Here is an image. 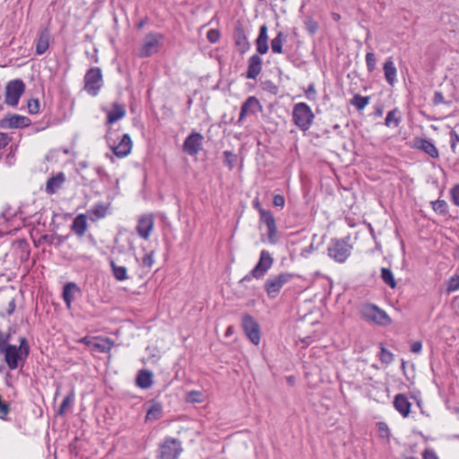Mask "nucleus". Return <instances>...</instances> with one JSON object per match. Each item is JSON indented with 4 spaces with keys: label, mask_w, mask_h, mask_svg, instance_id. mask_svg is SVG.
I'll return each instance as SVG.
<instances>
[{
    "label": "nucleus",
    "mask_w": 459,
    "mask_h": 459,
    "mask_svg": "<svg viewBox=\"0 0 459 459\" xmlns=\"http://www.w3.org/2000/svg\"><path fill=\"white\" fill-rule=\"evenodd\" d=\"M14 333L15 328L13 326H9L6 332L0 330V356H3V360L9 370L22 368L30 352L28 339L24 336L18 338L17 345L11 343Z\"/></svg>",
    "instance_id": "obj_1"
},
{
    "label": "nucleus",
    "mask_w": 459,
    "mask_h": 459,
    "mask_svg": "<svg viewBox=\"0 0 459 459\" xmlns=\"http://www.w3.org/2000/svg\"><path fill=\"white\" fill-rule=\"evenodd\" d=\"M361 317L380 326H388L392 324L387 313L373 303H364L359 308Z\"/></svg>",
    "instance_id": "obj_2"
},
{
    "label": "nucleus",
    "mask_w": 459,
    "mask_h": 459,
    "mask_svg": "<svg viewBox=\"0 0 459 459\" xmlns=\"http://www.w3.org/2000/svg\"><path fill=\"white\" fill-rule=\"evenodd\" d=\"M350 238H332L328 247L327 255L337 263H344L351 254L352 246L349 244Z\"/></svg>",
    "instance_id": "obj_3"
},
{
    "label": "nucleus",
    "mask_w": 459,
    "mask_h": 459,
    "mask_svg": "<svg viewBox=\"0 0 459 459\" xmlns=\"http://www.w3.org/2000/svg\"><path fill=\"white\" fill-rule=\"evenodd\" d=\"M273 264V258L267 250H262L260 253L259 261L256 265L250 271V273L245 275L240 281L239 284L247 287L246 283L252 281L253 278L261 279L263 278L267 271L272 267Z\"/></svg>",
    "instance_id": "obj_4"
},
{
    "label": "nucleus",
    "mask_w": 459,
    "mask_h": 459,
    "mask_svg": "<svg viewBox=\"0 0 459 459\" xmlns=\"http://www.w3.org/2000/svg\"><path fill=\"white\" fill-rule=\"evenodd\" d=\"M314 117L315 115L307 103L295 104L292 111V120L301 131L306 132L310 128Z\"/></svg>",
    "instance_id": "obj_5"
},
{
    "label": "nucleus",
    "mask_w": 459,
    "mask_h": 459,
    "mask_svg": "<svg viewBox=\"0 0 459 459\" xmlns=\"http://www.w3.org/2000/svg\"><path fill=\"white\" fill-rule=\"evenodd\" d=\"M183 448L181 442L173 437H166L159 446V459H178Z\"/></svg>",
    "instance_id": "obj_6"
},
{
    "label": "nucleus",
    "mask_w": 459,
    "mask_h": 459,
    "mask_svg": "<svg viewBox=\"0 0 459 459\" xmlns=\"http://www.w3.org/2000/svg\"><path fill=\"white\" fill-rule=\"evenodd\" d=\"M293 274L290 273H281L275 276H270L264 282V290L270 299H275L283 285L290 282Z\"/></svg>",
    "instance_id": "obj_7"
},
{
    "label": "nucleus",
    "mask_w": 459,
    "mask_h": 459,
    "mask_svg": "<svg viewBox=\"0 0 459 459\" xmlns=\"http://www.w3.org/2000/svg\"><path fill=\"white\" fill-rule=\"evenodd\" d=\"M24 91L25 83L22 80L15 79L8 82L5 86V104L11 107H16Z\"/></svg>",
    "instance_id": "obj_8"
},
{
    "label": "nucleus",
    "mask_w": 459,
    "mask_h": 459,
    "mask_svg": "<svg viewBox=\"0 0 459 459\" xmlns=\"http://www.w3.org/2000/svg\"><path fill=\"white\" fill-rule=\"evenodd\" d=\"M102 87V73L100 67L90 68L84 75V90L96 96Z\"/></svg>",
    "instance_id": "obj_9"
},
{
    "label": "nucleus",
    "mask_w": 459,
    "mask_h": 459,
    "mask_svg": "<svg viewBox=\"0 0 459 459\" xmlns=\"http://www.w3.org/2000/svg\"><path fill=\"white\" fill-rule=\"evenodd\" d=\"M163 36L158 32L148 33L139 50V56L142 58L149 57L159 51Z\"/></svg>",
    "instance_id": "obj_10"
},
{
    "label": "nucleus",
    "mask_w": 459,
    "mask_h": 459,
    "mask_svg": "<svg viewBox=\"0 0 459 459\" xmlns=\"http://www.w3.org/2000/svg\"><path fill=\"white\" fill-rule=\"evenodd\" d=\"M241 325L249 341L255 345L259 344L261 340V332L256 320L249 314H244Z\"/></svg>",
    "instance_id": "obj_11"
},
{
    "label": "nucleus",
    "mask_w": 459,
    "mask_h": 459,
    "mask_svg": "<svg viewBox=\"0 0 459 459\" xmlns=\"http://www.w3.org/2000/svg\"><path fill=\"white\" fill-rule=\"evenodd\" d=\"M204 136L197 132H192L184 141L183 151L190 156H195L202 149Z\"/></svg>",
    "instance_id": "obj_12"
},
{
    "label": "nucleus",
    "mask_w": 459,
    "mask_h": 459,
    "mask_svg": "<svg viewBox=\"0 0 459 459\" xmlns=\"http://www.w3.org/2000/svg\"><path fill=\"white\" fill-rule=\"evenodd\" d=\"M260 221L266 225L267 227V238L268 241L271 244H275L277 242V226L275 222V219L269 210H261L260 211Z\"/></svg>",
    "instance_id": "obj_13"
},
{
    "label": "nucleus",
    "mask_w": 459,
    "mask_h": 459,
    "mask_svg": "<svg viewBox=\"0 0 459 459\" xmlns=\"http://www.w3.org/2000/svg\"><path fill=\"white\" fill-rule=\"evenodd\" d=\"M263 110V106L255 96L248 97L241 105L238 124L240 125L244 118L248 115H255Z\"/></svg>",
    "instance_id": "obj_14"
},
{
    "label": "nucleus",
    "mask_w": 459,
    "mask_h": 459,
    "mask_svg": "<svg viewBox=\"0 0 459 459\" xmlns=\"http://www.w3.org/2000/svg\"><path fill=\"white\" fill-rule=\"evenodd\" d=\"M30 119L25 116L13 114L0 120L1 128H24L29 126Z\"/></svg>",
    "instance_id": "obj_15"
},
{
    "label": "nucleus",
    "mask_w": 459,
    "mask_h": 459,
    "mask_svg": "<svg viewBox=\"0 0 459 459\" xmlns=\"http://www.w3.org/2000/svg\"><path fill=\"white\" fill-rule=\"evenodd\" d=\"M233 38L235 45L241 54H244L249 50L250 43L246 35L244 27L240 22H238V24L235 26Z\"/></svg>",
    "instance_id": "obj_16"
},
{
    "label": "nucleus",
    "mask_w": 459,
    "mask_h": 459,
    "mask_svg": "<svg viewBox=\"0 0 459 459\" xmlns=\"http://www.w3.org/2000/svg\"><path fill=\"white\" fill-rule=\"evenodd\" d=\"M259 55L260 54L258 53L254 54L248 58L246 78L255 80L260 74L262 71L263 61Z\"/></svg>",
    "instance_id": "obj_17"
},
{
    "label": "nucleus",
    "mask_w": 459,
    "mask_h": 459,
    "mask_svg": "<svg viewBox=\"0 0 459 459\" xmlns=\"http://www.w3.org/2000/svg\"><path fill=\"white\" fill-rule=\"evenodd\" d=\"M154 220L152 215H143L142 216L136 226V230L138 235L143 239H148L151 234V231L153 229Z\"/></svg>",
    "instance_id": "obj_18"
},
{
    "label": "nucleus",
    "mask_w": 459,
    "mask_h": 459,
    "mask_svg": "<svg viewBox=\"0 0 459 459\" xmlns=\"http://www.w3.org/2000/svg\"><path fill=\"white\" fill-rule=\"evenodd\" d=\"M132 145L130 135L128 134H125L118 144L112 147L113 153L118 158H125L131 152Z\"/></svg>",
    "instance_id": "obj_19"
},
{
    "label": "nucleus",
    "mask_w": 459,
    "mask_h": 459,
    "mask_svg": "<svg viewBox=\"0 0 459 459\" xmlns=\"http://www.w3.org/2000/svg\"><path fill=\"white\" fill-rule=\"evenodd\" d=\"M268 28L266 24H263L259 28V34L257 39H255V45H256V51L260 55H264L269 50L268 46Z\"/></svg>",
    "instance_id": "obj_20"
},
{
    "label": "nucleus",
    "mask_w": 459,
    "mask_h": 459,
    "mask_svg": "<svg viewBox=\"0 0 459 459\" xmlns=\"http://www.w3.org/2000/svg\"><path fill=\"white\" fill-rule=\"evenodd\" d=\"M411 403L404 394H398L394 399V407L403 417H408L411 411Z\"/></svg>",
    "instance_id": "obj_21"
},
{
    "label": "nucleus",
    "mask_w": 459,
    "mask_h": 459,
    "mask_svg": "<svg viewBox=\"0 0 459 459\" xmlns=\"http://www.w3.org/2000/svg\"><path fill=\"white\" fill-rule=\"evenodd\" d=\"M415 146L419 149L429 155L433 159H437L439 157V152L437 147L432 143L429 140L425 138H417L415 140Z\"/></svg>",
    "instance_id": "obj_22"
},
{
    "label": "nucleus",
    "mask_w": 459,
    "mask_h": 459,
    "mask_svg": "<svg viewBox=\"0 0 459 459\" xmlns=\"http://www.w3.org/2000/svg\"><path fill=\"white\" fill-rule=\"evenodd\" d=\"M76 293H81V289L74 282H72V281L67 282L63 287L62 297H63V299L68 308L71 307V304H72L73 300L74 299V295Z\"/></svg>",
    "instance_id": "obj_23"
},
{
    "label": "nucleus",
    "mask_w": 459,
    "mask_h": 459,
    "mask_svg": "<svg viewBox=\"0 0 459 459\" xmlns=\"http://www.w3.org/2000/svg\"><path fill=\"white\" fill-rule=\"evenodd\" d=\"M65 181V176L63 172H59L56 176L49 178L46 184V192L48 195L55 194L58 189L61 188Z\"/></svg>",
    "instance_id": "obj_24"
},
{
    "label": "nucleus",
    "mask_w": 459,
    "mask_h": 459,
    "mask_svg": "<svg viewBox=\"0 0 459 459\" xmlns=\"http://www.w3.org/2000/svg\"><path fill=\"white\" fill-rule=\"evenodd\" d=\"M153 384V374L148 369H141L136 376V385L143 388L148 389Z\"/></svg>",
    "instance_id": "obj_25"
},
{
    "label": "nucleus",
    "mask_w": 459,
    "mask_h": 459,
    "mask_svg": "<svg viewBox=\"0 0 459 459\" xmlns=\"http://www.w3.org/2000/svg\"><path fill=\"white\" fill-rule=\"evenodd\" d=\"M49 47V31L46 29L41 30L36 39V54L43 55Z\"/></svg>",
    "instance_id": "obj_26"
},
{
    "label": "nucleus",
    "mask_w": 459,
    "mask_h": 459,
    "mask_svg": "<svg viewBox=\"0 0 459 459\" xmlns=\"http://www.w3.org/2000/svg\"><path fill=\"white\" fill-rule=\"evenodd\" d=\"M126 116L125 107L117 102L113 103L112 109L108 112L107 124L111 125Z\"/></svg>",
    "instance_id": "obj_27"
},
{
    "label": "nucleus",
    "mask_w": 459,
    "mask_h": 459,
    "mask_svg": "<svg viewBox=\"0 0 459 459\" xmlns=\"http://www.w3.org/2000/svg\"><path fill=\"white\" fill-rule=\"evenodd\" d=\"M87 227L86 216L84 214H79L74 220L71 229L78 237H82L87 231Z\"/></svg>",
    "instance_id": "obj_28"
},
{
    "label": "nucleus",
    "mask_w": 459,
    "mask_h": 459,
    "mask_svg": "<svg viewBox=\"0 0 459 459\" xmlns=\"http://www.w3.org/2000/svg\"><path fill=\"white\" fill-rule=\"evenodd\" d=\"M383 70L386 82L393 86L395 82L397 70L391 57L385 62Z\"/></svg>",
    "instance_id": "obj_29"
},
{
    "label": "nucleus",
    "mask_w": 459,
    "mask_h": 459,
    "mask_svg": "<svg viewBox=\"0 0 459 459\" xmlns=\"http://www.w3.org/2000/svg\"><path fill=\"white\" fill-rule=\"evenodd\" d=\"M109 264L116 280L123 281L128 279L126 267L117 265L113 260H110Z\"/></svg>",
    "instance_id": "obj_30"
},
{
    "label": "nucleus",
    "mask_w": 459,
    "mask_h": 459,
    "mask_svg": "<svg viewBox=\"0 0 459 459\" xmlns=\"http://www.w3.org/2000/svg\"><path fill=\"white\" fill-rule=\"evenodd\" d=\"M162 415V408L159 403H152L146 413V420H159Z\"/></svg>",
    "instance_id": "obj_31"
},
{
    "label": "nucleus",
    "mask_w": 459,
    "mask_h": 459,
    "mask_svg": "<svg viewBox=\"0 0 459 459\" xmlns=\"http://www.w3.org/2000/svg\"><path fill=\"white\" fill-rule=\"evenodd\" d=\"M401 122L400 111L398 108H394L389 111L385 119V125L388 127H397Z\"/></svg>",
    "instance_id": "obj_32"
},
{
    "label": "nucleus",
    "mask_w": 459,
    "mask_h": 459,
    "mask_svg": "<svg viewBox=\"0 0 459 459\" xmlns=\"http://www.w3.org/2000/svg\"><path fill=\"white\" fill-rule=\"evenodd\" d=\"M69 235H43L40 238V241H44L48 245H55L56 247H60L67 238Z\"/></svg>",
    "instance_id": "obj_33"
},
{
    "label": "nucleus",
    "mask_w": 459,
    "mask_h": 459,
    "mask_svg": "<svg viewBox=\"0 0 459 459\" xmlns=\"http://www.w3.org/2000/svg\"><path fill=\"white\" fill-rule=\"evenodd\" d=\"M286 39V36L282 31H279L277 36L272 39L271 47L272 51L276 54L282 53V42Z\"/></svg>",
    "instance_id": "obj_34"
},
{
    "label": "nucleus",
    "mask_w": 459,
    "mask_h": 459,
    "mask_svg": "<svg viewBox=\"0 0 459 459\" xmlns=\"http://www.w3.org/2000/svg\"><path fill=\"white\" fill-rule=\"evenodd\" d=\"M381 279L390 288L394 289L396 287L395 279L390 269L385 267L381 269Z\"/></svg>",
    "instance_id": "obj_35"
},
{
    "label": "nucleus",
    "mask_w": 459,
    "mask_h": 459,
    "mask_svg": "<svg viewBox=\"0 0 459 459\" xmlns=\"http://www.w3.org/2000/svg\"><path fill=\"white\" fill-rule=\"evenodd\" d=\"M369 100L368 96L355 94L351 100V104L355 106L358 110H362L368 104Z\"/></svg>",
    "instance_id": "obj_36"
},
{
    "label": "nucleus",
    "mask_w": 459,
    "mask_h": 459,
    "mask_svg": "<svg viewBox=\"0 0 459 459\" xmlns=\"http://www.w3.org/2000/svg\"><path fill=\"white\" fill-rule=\"evenodd\" d=\"M431 205L433 210L442 215H445L448 212V204L445 200H436L431 202Z\"/></svg>",
    "instance_id": "obj_37"
},
{
    "label": "nucleus",
    "mask_w": 459,
    "mask_h": 459,
    "mask_svg": "<svg viewBox=\"0 0 459 459\" xmlns=\"http://www.w3.org/2000/svg\"><path fill=\"white\" fill-rule=\"evenodd\" d=\"M379 359L381 362L385 364H390L394 360V354L385 349L382 343H380Z\"/></svg>",
    "instance_id": "obj_38"
},
{
    "label": "nucleus",
    "mask_w": 459,
    "mask_h": 459,
    "mask_svg": "<svg viewBox=\"0 0 459 459\" xmlns=\"http://www.w3.org/2000/svg\"><path fill=\"white\" fill-rule=\"evenodd\" d=\"M108 206L104 204H97L91 210V212L97 218L102 219L107 215Z\"/></svg>",
    "instance_id": "obj_39"
},
{
    "label": "nucleus",
    "mask_w": 459,
    "mask_h": 459,
    "mask_svg": "<svg viewBox=\"0 0 459 459\" xmlns=\"http://www.w3.org/2000/svg\"><path fill=\"white\" fill-rule=\"evenodd\" d=\"M11 411L10 404L4 401L2 395L0 394V419L2 420L7 421L9 420L8 414Z\"/></svg>",
    "instance_id": "obj_40"
},
{
    "label": "nucleus",
    "mask_w": 459,
    "mask_h": 459,
    "mask_svg": "<svg viewBox=\"0 0 459 459\" xmlns=\"http://www.w3.org/2000/svg\"><path fill=\"white\" fill-rule=\"evenodd\" d=\"M74 393L71 392L64 398V400L58 409L59 415H64L65 413L67 408L71 406V404L74 401Z\"/></svg>",
    "instance_id": "obj_41"
},
{
    "label": "nucleus",
    "mask_w": 459,
    "mask_h": 459,
    "mask_svg": "<svg viewBox=\"0 0 459 459\" xmlns=\"http://www.w3.org/2000/svg\"><path fill=\"white\" fill-rule=\"evenodd\" d=\"M224 155V163L229 167L230 169H232L237 161V156L230 151H225L223 152Z\"/></svg>",
    "instance_id": "obj_42"
},
{
    "label": "nucleus",
    "mask_w": 459,
    "mask_h": 459,
    "mask_svg": "<svg viewBox=\"0 0 459 459\" xmlns=\"http://www.w3.org/2000/svg\"><path fill=\"white\" fill-rule=\"evenodd\" d=\"M457 290H459V274H455L448 280L446 291L450 293Z\"/></svg>",
    "instance_id": "obj_43"
},
{
    "label": "nucleus",
    "mask_w": 459,
    "mask_h": 459,
    "mask_svg": "<svg viewBox=\"0 0 459 459\" xmlns=\"http://www.w3.org/2000/svg\"><path fill=\"white\" fill-rule=\"evenodd\" d=\"M366 65L368 72H373L376 69L377 59L373 52L367 53Z\"/></svg>",
    "instance_id": "obj_44"
},
{
    "label": "nucleus",
    "mask_w": 459,
    "mask_h": 459,
    "mask_svg": "<svg viewBox=\"0 0 459 459\" xmlns=\"http://www.w3.org/2000/svg\"><path fill=\"white\" fill-rule=\"evenodd\" d=\"M317 29H318V25H317L316 22H315L313 19L307 18L305 21V30L310 35H314L316 32Z\"/></svg>",
    "instance_id": "obj_45"
},
{
    "label": "nucleus",
    "mask_w": 459,
    "mask_h": 459,
    "mask_svg": "<svg viewBox=\"0 0 459 459\" xmlns=\"http://www.w3.org/2000/svg\"><path fill=\"white\" fill-rule=\"evenodd\" d=\"M451 150L454 153L457 152V143H459V134L455 130H451L449 133Z\"/></svg>",
    "instance_id": "obj_46"
},
{
    "label": "nucleus",
    "mask_w": 459,
    "mask_h": 459,
    "mask_svg": "<svg viewBox=\"0 0 459 459\" xmlns=\"http://www.w3.org/2000/svg\"><path fill=\"white\" fill-rule=\"evenodd\" d=\"M28 110L30 114H37L39 111V101L38 99H31L28 101Z\"/></svg>",
    "instance_id": "obj_47"
},
{
    "label": "nucleus",
    "mask_w": 459,
    "mask_h": 459,
    "mask_svg": "<svg viewBox=\"0 0 459 459\" xmlns=\"http://www.w3.org/2000/svg\"><path fill=\"white\" fill-rule=\"evenodd\" d=\"M450 195L454 204L459 206V184L455 185L451 188Z\"/></svg>",
    "instance_id": "obj_48"
},
{
    "label": "nucleus",
    "mask_w": 459,
    "mask_h": 459,
    "mask_svg": "<svg viewBox=\"0 0 459 459\" xmlns=\"http://www.w3.org/2000/svg\"><path fill=\"white\" fill-rule=\"evenodd\" d=\"M153 251L146 254L143 258V261H142V264L143 267H148V268H151L154 263V259H153Z\"/></svg>",
    "instance_id": "obj_49"
},
{
    "label": "nucleus",
    "mask_w": 459,
    "mask_h": 459,
    "mask_svg": "<svg viewBox=\"0 0 459 459\" xmlns=\"http://www.w3.org/2000/svg\"><path fill=\"white\" fill-rule=\"evenodd\" d=\"M263 89L270 91L273 94H276L278 91L277 86L272 81H264L262 82Z\"/></svg>",
    "instance_id": "obj_50"
},
{
    "label": "nucleus",
    "mask_w": 459,
    "mask_h": 459,
    "mask_svg": "<svg viewBox=\"0 0 459 459\" xmlns=\"http://www.w3.org/2000/svg\"><path fill=\"white\" fill-rule=\"evenodd\" d=\"M377 427H378V431L380 433V436L382 437L388 438L389 435H390V430H389L388 426L385 422H378Z\"/></svg>",
    "instance_id": "obj_51"
},
{
    "label": "nucleus",
    "mask_w": 459,
    "mask_h": 459,
    "mask_svg": "<svg viewBox=\"0 0 459 459\" xmlns=\"http://www.w3.org/2000/svg\"><path fill=\"white\" fill-rule=\"evenodd\" d=\"M220 39V32L218 30H215V29H212L210 30L208 32H207V39L211 42V43H215L219 40Z\"/></svg>",
    "instance_id": "obj_52"
},
{
    "label": "nucleus",
    "mask_w": 459,
    "mask_h": 459,
    "mask_svg": "<svg viewBox=\"0 0 459 459\" xmlns=\"http://www.w3.org/2000/svg\"><path fill=\"white\" fill-rule=\"evenodd\" d=\"M432 101H433L434 105H439V104H447L448 105V104H450V102H446L445 100V98H444L442 92H440V91H435Z\"/></svg>",
    "instance_id": "obj_53"
},
{
    "label": "nucleus",
    "mask_w": 459,
    "mask_h": 459,
    "mask_svg": "<svg viewBox=\"0 0 459 459\" xmlns=\"http://www.w3.org/2000/svg\"><path fill=\"white\" fill-rule=\"evenodd\" d=\"M273 204L275 207L282 208L285 204V198L282 195H275L273 199Z\"/></svg>",
    "instance_id": "obj_54"
},
{
    "label": "nucleus",
    "mask_w": 459,
    "mask_h": 459,
    "mask_svg": "<svg viewBox=\"0 0 459 459\" xmlns=\"http://www.w3.org/2000/svg\"><path fill=\"white\" fill-rule=\"evenodd\" d=\"M315 250L316 248L314 247V244L311 243L308 247L301 250L300 255L302 257L307 258Z\"/></svg>",
    "instance_id": "obj_55"
},
{
    "label": "nucleus",
    "mask_w": 459,
    "mask_h": 459,
    "mask_svg": "<svg viewBox=\"0 0 459 459\" xmlns=\"http://www.w3.org/2000/svg\"><path fill=\"white\" fill-rule=\"evenodd\" d=\"M422 349V342L420 341L413 342L411 344V351L413 353H420Z\"/></svg>",
    "instance_id": "obj_56"
},
{
    "label": "nucleus",
    "mask_w": 459,
    "mask_h": 459,
    "mask_svg": "<svg viewBox=\"0 0 459 459\" xmlns=\"http://www.w3.org/2000/svg\"><path fill=\"white\" fill-rule=\"evenodd\" d=\"M9 142H10V137L4 133H0V150L6 147V145L9 143Z\"/></svg>",
    "instance_id": "obj_57"
},
{
    "label": "nucleus",
    "mask_w": 459,
    "mask_h": 459,
    "mask_svg": "<svg viewBox=\"0 0 459 459\" xmlns=\"http://www.w3.org/2000/svg\"><path fill=\"white\" fill-rule=\"evenodd\" d=\"M424 459H438L437 455L431 450H426L423 454Z\"/></svg>",
    "instance_id": "obj_58"
},
{
    "label": "nucleus",
    "mask_w": 459,
    "mask_h": 459,
    "mask_svg": "<svg viewBox=\"0 0 459 459\" xmlns=\"http://www.w3.org/2000/svg\"><path fill=\"white\" fill-rule=\"evenodd\" d=\"M316 93V91L315 89V86L313 84H310L306 91V95L308 99L311 98V95L315 96Z\"/></svg>",
    "instance_id": "obj_59"
},
{
    "label": "nucleus",
    "mask_w": 459,
    "mask_h": 459,
    "mask_svg": "<svg viewBox=\"0 0 459 459\" xmlns=\"http://www.w3.org/2000/svg\"><path fill=\"white\" fill-rule=\"evenodd\" d=\"M15 307V301L14 299H12L8 304L7 315L11 316L14 312Z\"/></svg>",
    "instance_id": "obj_60"
},
{
    "label": "nucleus",
    "mask_w": 459,
    "mask_h": 459,
    "mask_svg": "<svg viewBox=\"0 0 459 459\" xmlns=\"http://www.w3.org/2000/svg\"><path fill=\"white\" fill-rule=\"evenodd\" d=\"M94 347L99 351H101V352H105L107 351L108 350H109L110 348L109 347H106L105 344H101V343H95L94 344Z\"/></svg>",
    "instance_id": "obj_61"
},
{
    "label": "nucleus",
    "mask_w": 459,
    "mask_h": 459,
    "mask_svg": "<svg viewBox=\"0 0 459 459\" xmlns=\"http://www.w3.org/2000/svg\"><path fill=\"white\" fill-rule=\"evenodd\" d=\"M253 207H254L255 209H256V210L258 211V212H259V213H260V211H261V210H264V209L261 206V204H260V202H259L258 198H255V199L253 201Z\"/></svg>",
    "instance_id": "obj_62"
},
{
    "label": "nucleus",
    "mask_w": 459,
    "mask_h": 459,
    "mask_svg": "<svg viewBox=\"0 0 459 459\" xmlns=\"http://www.w3.org/2000/svg\"><path fill=\"white\" fill-rule=\"evenodd\" d=\"M147 22V18L140 21L138 24L136 25L137 29H142Z\"/></svg>",
    "instance_id": "obj_63"
},
{
    "label": "nucleus",
    "mask_w": 459,
    "mask_h": 459,
    "mask_svg": "<svg viewBox=\"0 0 459 459\" xmlns=\"http://www.w3.org/2000/svg\"><path fill=\"white\" fill-rule=\"evenodd\" d=\"M193 395H196V396H199L200 395V393L199 392H190L188 394V397H191Z\"/></svg>",
    "instance_id": "obj_64"
}]
</instances>
